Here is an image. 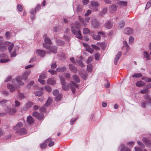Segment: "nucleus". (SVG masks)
I'll return each instance as SVG.
<instances>
[{
	"label": "nucleus",
	"mask_w": 151,
	"mask_h": 151,
	"mask_svg": "<svg viewBox=\"0 0 151 151\" xmlns=\"http://www.w3.org/2000/svg\"><path fill=\"white\" fill-rule=\"evenodd\" d=\"M60 79L62 86V89L64 90H67L70 87L72 93L74 94L75 92V88L78 87V85L75 82L71 81L68 85L66 86L65 78L61 76H59Z\"/></svg>",
	"instance_id": "f257e3e1"
},
{
	"label": "nucleus",
	"mask_w": 151,
	"mask_h": 151,
	"mask_svg": "<svg viewBox=\"0 0 151 151\" xmlns=\"http://www.w3.org/2000/svg\"><path fill=\"white\" fill-rule=\"evenodd\" d=\"M44 41L45 43L43 44V47L47 49H48L51 52L55 53L57 52V47L56 46H50L48 45H47L46 43L49 44H51L52 42L50 39L47 37L45 38L44 39Z\"/></svg>",
	"instance_id": "f03ea898"
},
{
	"label": "nucleus",
	"mask_w": 151,
	"mask_h": 151,
	"mask_svg": "<svg viewBox=\"0 0 151 151\" xmlns=\"http://www.w3.org/2000/svg\"><path fill=\"white\" fill-rule=\"evenodd\" d=\"M81 27V24L78 22H76L75 23V27L77 29L76 30L73 26L71 27V31L73 34L76 35L77 38L81 39L82 38L81 35V33L80 30L79 29Z\"/></svg>",
	"instance_id": "7ed1b4c3"
},
{
	"label": "nucleus",
	"mask_w": 151,
	"mask_h": 151,
	"mask_svg": "<svg viewBox=\"0 0 151 151\" xmlns=\"http://www.w3.org/2000/svg\"><path fill=\"white\" fill-rule=\"evenodd\" d=\"M8 46L9 52L11 53V50L14 47V44L9 42H4L0 45V50L3 52L6 49V47Z\"/></svg>",
	"instance_id": "20e7f679"
},
{
	"label": "nucleus",
	"mask_w": 151,
	"mask_h": 151,
	"mask_svg": "<svg viewBox=\"0 0 151 151\" xmlns=\"http://www.w3.org/2000/svg\"><path fill=\"white\" fill-rule=\"evenodd\" d=\"M32 116L36 117L39 120H41L43 119L44 117V115L42 113H38L36 111L33 112L32 114Z\"/></svg>",
	"instance_id": "39448f33"
},
{
	"label": "nucleus",
	"mask_w": 151,
	"mask_h": 151,
	"mask_svg": "<svg viewBox=\"0 0 151 151\" xmlns=\"http://www.w3.org/2000/svg\"><path fill=\"white\" fill-rule=\"evenodd\" d=\"M91 6L94 8L93 9L95 12H97L98 11V9L97 8L99 6V4L96 2L95 1H92L90 2Z\"/></svg>",
	"instance_id": "423d86ee"
},
{
	"label": "nucleus",
	"mask_w": 151,
	"mask_h": 151,
	"mask_svg": "<svg viewBox=\"0 0 151 151\" xmlns=\"http://www.w3.org/2000/svg\"><path fill=\"white\" fill-rule=\"evenodd\" d=\"M91 24L93 27L95 29H98L99 26V23L95 19H92Z\"/></svg>",
	"instance_id": "0eeeda50"
},
{
	"label": "nucleus",
	"mask_w": 151,
	"mask_h": 151,
	"mask_svg": "<svg viewBox=\"0 0 151 151\" xmlns=\"http://www.w3.org/2000/svg\"><path fill=\"white\" fill-rule=\"evenodd\" d=\"M22 126V124L21 122H18L17 124L14 126L13 127L14 130L16 131V133H17V131H19Z\"/></svg>",
	"instance_id": "6e6552de"
},
{
	"label": "nucleus",
	"mask_w": 151,
	"mask_h": 151,
	"mask_svg": "<svg viewBox=\"0 0 151 151\" xmlns=\"http://www.w3.org/2000/svg\"><path fill=\"white\" fill-rule=\"evenodd\" d=\"M45 54V52L42 50H37L35 52V54L37 55L42 57L44 56Z\"/></svg>",
	"instance_id": "1a4fd4ad"
},
{
	"label": "nucleus",
	"mask_w": 151,
	"mask_h": 151,
	"mask_svg": "<svg viewBox=\"0 0 151 151\" xmlns=\"http://www.w3.org/2000/svg\"><path fill=\"white\" fill-rule=\"evenodd\" d=\"M124 33L127 35H130L133 32L132 29L129 27L125 28L123 30Z\"/></svg>",
	"instance_id": "9d476101"
},
{
	"label": "nucleus",
	"mask_w": 151,
	"mask_h": 151,
	"mask_svg": "<svg viewBox=\"0 0 151 151\" xmlns=\"http://www.w3.org/2000/svg\"><path fill=\"white\" fill-rule=\"evenodd\" d=\"M141 106L143 108H146L147 106H149L151 107L150 105L149 102L148 101H146L144 100L142 101L140 103Z\"/></svg>",
	"instance_id": "9b49d317"
},
{
	"label": "nucleus",
	"mask_w": 151,
	"mask_h": 151,
	"mask_svg": "<svg viewBox=\"0 0 151 151\" xmlns=\"http://www.w3.org/2000/svg\"><path fill=\"white\" fill-rule=\"evenodd\" d=\"M122 54V52L120 51H119L117 53L114 59V64L115 65H117V62L119 60V58L121 56Z\"/></svg>",
	"instance_id": "f8f14e48"
},
{
	"label": "nucleus",
	"mask_w": 151,
	"mask_h": 151,
	"mask_svg": "<svg viewBox=\"0 0 151 151\" xmlns=\"http://www.w3.org/2000/svg\"><path fill=\"white\" fill-rule=\"evenodd\" d=\"M69 67L70 69L72 72L76 73L77 71V69L75 66L71 64H69Z\"/></svg>",
	"instance_id": "ddd939ff"
},
{
	"label": "nucleus",
	"mask_w": 151,
	"mask_h": 151,
	"mask_svg": "<svg viewBox=\"0 0 151 151\" xmlns=\"http://www.w3.org/2000/svg\"><path fill=\"white\" fill-rule=\"evenodd\" d=\"M30 72L28 71H26L24 73H23L22 76V79L23 80H25L27 79L28 76L30 74Z\"/></svg>",
	"instance_id": "4468645a"
},
{
	"label": "nucleus",
	"mask_w": 151,
	"mask_h": 151,
	"mask_svg": "<svg viewBox=\"0 0 151 151\" xmlns=\"http://www.w3.org/2000/svg\"><path fill=\"white\" fill-rule=\"evenodd\" d=\"M38 89L39 90V91H37L35 93V94L36 96H39L42 94L44 88L42 87H39Z\"/></svg>",
	"instance_id": "2eb2a0df"
},
{
	"label": "nucleus",
	"mask_w": 151,
	"mask_h": 151,
	"mask_svg": "<svg viewBox=\"0 0 151 151\" xmlns=\"http://www.w3.org/2000/svg\"><path fill=\"white\" fill-rule=\"evenodd\" d=\"M8 89L9 90L10 92H12L15 90V88L13 85L10 84H8L7 85Z\"/></svg>",
	"instance_id": "dca6fc26"
},
{
	"label": "nucleus",
	"mask_w": 151,
	"mask_h": 151,
	"mask_svg": "<svg viewBox=\"0 0 151 151\" xmlns=\"http://www.w3.org/2000/svg\"><path fill=\"white\" fill-rule=\"evenodd\" d=\"M34 121V120L31 116H29L27 117V122L29 124H31L33 123Z\"/></svg>",
	"instance_id": "f3484780"
},
{
	"label": "nucleus",
	"mask_w": 151,
	"mask_h": 151,
	"mask_svg": "<svg viewBox=\"0 0 151 151\" xmlns=\"http://www.w3.org/2000/svg\"><path fill=\"white\" fill-rule=\"evenodd\" d=\"M113 26V23L111 22L108 21L106 22L105 24V26L107 29H111Z\"/></svg>",
	"instance_id": "a211bd4d"
},
{
	"label": "nucleus",
	"mask_w": 151,
	"mask_h": 151,
	"mask_svg": "<svg viewBox=\"0 0 151 151\" xmlns=\"http://www.w3.org/2000/svg\"><path fill=\"white\" fill-rule=\"evenodd\" d=\"M47 83L52 85H54L55 83V81L53 78L49 79L47 81Z\"/></svg>",
	"instance_id": "6ab92c4d"
},
{
	"label": "nucleus",
	"mask_w": 151,
	"mask_h": 151,
	"mask_svg": "<svg viewBox=\"0 0 151 151\" xmlns=\"http://www.w3.org/2000/svg\"><path fill=\"white\" fill-rule=\"evenodd\" d=\"M119 148H121L120 151H130L129 149L127 147H125L124 145H121Z\"/></svg>",
	"instance_id": "aec40b11"
},
{
	"label": "nucleus",
	"mask_w": 151,
	"mask_h": 151,
	"mask_svg": "<svg viewBox=\"0 0 151 151\" xmlns=\"http://www.w3.org/2000/svg\"><path fill=\"white\" fill-rule=\"evenodd\" d=\"M11 103V101L9 100H4L2 101H0V103L1 105L3 106H5L8 104H9Z\"/></svg>",
	"instance_id": "412c9836"
},
{
	"label": "nucleus",
	"mask_w": 151,
	"mask_h": 151,
	"mask_svg": "<svg viewBox=\"0 0 151 151\" xmlns=\"http://www.w3.org/2000/svg\"><path fill=\"white\" fill-rule=\"evenodd\" d=\"M52 139L51 138H49L45 141V142H46V143H49L48 146L49 147L52 146L54 144V142L52 141Z\"/></svg>",
	"instance_id": "4be33fe9"
},
{
	"label": "nucleus",
	"mask_w": 151,
	"mask_h": 151,
	"mask_svg": "<svg viewBox=\"0 0 151 151\" xmlns=\"http://www.w3.org/2000/svg\"><path fill=\"white\" fill-rule=\"evenodd\" d=\"M27 133V131L25 129L22 128L19 131H17V134H25Z\"/></svg>",
	"instance_id": "5701e85b"
},
{
	"label": "nucleus",
	"mask_w": 151,
	"mask_h": 151,
	"mask_svg": "<svg viewBox=\"0 0 151 151\" xmlns=\"http://www.w3.org/2000/svg\"><path fill=\"white\" fill-rule=\"evenodd\" d=\"M145 83L142 81H137L136 83V85L138 87L142 86H145Z\"/></svg>",
	"instance_id": "b1692460"
},
{
	"label": "nucleus",
	"mask_w": 151,
	"mask_h": 151,
	"mask_svg": "<svg viewBox=\"0 0 151 151\" xmlns=\"http://www.w3.org/2000/svg\"><path fill=\"white\" fill-rule=\"evenodd\" d=\"M16 81L19 85L21 86L24 84V83L21 81V78L20 76L17 77L16 79Z\"/></svg>",
	"instance_id": "393cba45"
},
{
	"label": "nucleus",
	"mask_w": 151,
	"mask_h": 151,
	"mask_svg": "<svg viewBox=\"0 0 151 151\" xmlns=\"http://www.w3.org/2000/svg\"><path fill=\"white\" fill-rule=\"evenodd\" d=\"M142 141L147 146L150 145L151 143L150 140H148L147 138L144 137L142 138Z\"/></svg>",
	"instance_id": "a878e982"
},
{
	"label": "nucleus",
	"mask_w": 151,
	"mask_h": 151,
	"mask_svg": "<svg viewBox=\"0 0 151 151\" xmlns=\"http://www.w3.org/2000/svg\"><path fill=\"white\" fill-rule=\"evenodd\" d=\"M73 80L75 82L78 83L80 82V79L78 76L76 75H74L73 76Z\"/></svg>",
	"instance_id": "bb28decb"
},
{
	"label": "nucleus",
	"mask_w": 151,
	"mask_h": 151,
	"mask_svg": "<svg viewBox=\"0 0 151 151\" xmlns=\"http://www.w3.org/2000/svg\"><path fill=\"white\" fill-rule=\"evenodd\" d=\"M33 104L32 102L31 101H29L26 104L25 108L26 109H29L33 105Z\"/></svg>",
	"instance_id": "cd10ccee"
},
{
	"label": "nucleus",
	"mask_w": 151,
	"mask_h": 151,
	"mask_svg": "<svg viewBox=\"0 0 151 151\" xmlns=\"http://www.w3.org/2000/svg\"><path fill=\"white\" fill-rule=\"evenodd\" d=\"M19 100H21L25 98L24 94L22 93H19L17 96Z\"/></svg>",
	"instance_id": "c85d7f7f"
},
{
	"label": "nucleus",
	"mask_w": 151,
	"mask_h": 151,
	"mask_svg": "<svg viewBox=\"0 0 151 151\" xmlns=\"http://www.w3.org/2000/svg\"><path fill=\"white\" fill-rule=\"evenodd\" d=\"M144 99L147 100V101L149 102L150 105L151 106V99L147 95H145L144 97Z\"/></svg>",
	"instance_id": "c756f323"
},
{
	"label": "nucleus",
	"mask_w": 151,
	"mask_h": 151,
	"mask_svg": "<svg viewBox=\"0 0 151 151\" xmlns=\"http://www.w3.org/2000/svg\"><path fill=\"white\" fill-rule=\"evenodd\" d=\"M125 25V22L124 20H121L119 23V27L120 29H122Z\"/></svg>",
	"instance_id": "7c9ffc66"
},
{
	"label": "nucleus",
	"mask_w": 151,
	"mask_h": 151,
	"mask_svg": "<svg viewBox=\"0 0 151 151\" xmlns=\"http://www.w3.org/2000/svg\"><path fill=\"white\" fill-rule=\"evenodd\" d=\"M52 102V99L50 98H49L48 100L46 102L45 106L46 107H47L49 106L51 104Z\"/></svg>",
	"instance_id": "2f4dec72"
},
{
	"label": "nucleus",
	"mask_w": 151,
	"mask_h": 151,
	"mask_svg": "<svg viewBox=\"0 0 151 151\" xmlns=\"http://www.w3.org/2000/svg\"><path fill=\"white\" fill-rule=\"evenodd\" d=\"M79 20L81 22L83 26L86 27L87 25V24L86 22L84 21L83 19L81 17H79Z\"/></svg>",
	"instance_id": "473e14b6"
},
{
	"label": "nucleus",
	"mask_w": 151,
	"mask_h": 151,
	"mask_svg": "<svg viewBox=\"0 0 151 151\" xmlns=\"http://www.w3.org/2000/svg\"><path fill=\"white\" fill-rule=\"evenodd\" d=\"M66 69V68L65 67H63L61 68H57L56 70L58 72H63Z\"/></svg>",
	"instance_id": "72a5a7b5"
},
{
	"label": "nucleus",
	"mask_w": 151,
	"mask_h": 151,
	"mask_svg": "<svg viewBox=\"0 0 151 151\" xmlns=\"http://www.w3.org/2000/svg\"><path fill=\"white\" fill-rule=\"evenodd\" d=\"M118 5L121 6H126L127 2L126 1H121L118 3Z\"/></svg>",
	"instance_id": "f704fd0d"
},
{
	"label": "nucleus",
	"mask_w": 151,
	"mask_h": 151,
	"mask_svg": "<svg viewBox=\"0 0 151 151\" xmlns=\"http://www.w3.org/2000/svg\"><path fill=\"white\" fill-rule=\"evenodd\" d=\"M142 74L141 73H135L132 76V77L134 78H138L142 77Z\"/></svg>",
	"instance_id": "c9c22d12"
},
{
	"label": "nucleus",
	"mask_w": 151,
	"mask_h": 151,
	"mask_svg": "<svg viewBox=\"0 0 151 151\" xmlns=\"http://www.w3.org/2000/svg\"><path fill=\"white\" fill-rule=\"evenodd\" d=\"M92 37L94 40H99L101 39L100 36L99 35H93Z\"/></svg>",
	"instance_id": "e433bc0d"
},
{
	"label": "nucleus",
	"mask_w": 151,
	"mask_h": 151,
	"mask_svg": "<svg viewBox=\"0 0 151 151\" xmlns=\"http://www.w3.org/2000/svg\"><path fill=\"white\" fill-rule=\"evenodd\" d=\"M117 6L115 5H112L110 6V9L113 12H116L117 10Z\"/></svg>",
	"instance_id": "4c0bfd02"
},
{
	"label": "nucleus",
	"mask_w": 151,
	"mask_h": 151,
	"mask_svg": "<svg viewBox=\"0 0 151 151\" xmlns=\"http://www.w3.org/2000/svg\"><path fill=\"white\" fill-rule=\"evenodd\" d=\"M144 57L146 58L147 60H148L150 59V55L147 52H144Z\"/></svg>",
	"instance_id": "58836bf2"
},
{
	"label": "nucleus",
	"mask_w": 151,
	"mask_h": 151,
	"mask_svg": "<svg viewBox=\"0 0 151 151\" xmlns=\"http://www.w3.org/2000/svg\"><path fill=\"white\" fill-rule=\"evenodd\" d=\"M90 32V30L87 28H84L83 29V34H87Z\"/></svg>",
	"instance_id": "ea45409f"
},
{
	"label": "nucleus",
	"mask_w": 151,
	"mask_h": 151,
	"mask_svg": "<svg viewBox=\"0 0 151 151\" xmlns=\"http://www.w3.org/2000/svg\"><path fill=\"white\" fill-rule=\"evenodd\" d=\"M107 11V9L106 8H104L102 11L100 13V14L101 16H103L106 13Z\"/></svg>",
	"instance_id": "a19ab883"
},
{
	"label": "nucleus",
	"mask_w": 151,
	"mask_h": 151,
	"mask_svg": "<svg viewBox=\"0 0 151 151\" xmlns=\"http://www.w3.org/2000/svg\"><path fill=\"white\" fill-rule=\"evenodd\" d=\"M45 89L48 92H50L52 91L51 87L49 86H46L45 87Z\"/></svg>",
	"instance_id": "79ce46f5"
},
{
	"label": "nucleus",
	"mask_w": 151,
	"mask_h": 151,
	"mask_svg": "<svg viewBox=\"0 0 151 151\" xmlns=\"http://www.w3.org/2000/svg\"><path fill=\"white\" fill-rule=\"evenodd\" d=\"M76 62L80 66L82 67H84L85 66V65L83 63L82 61L80 60H77L76 61Z\"/></svg>",
	"instance_id": "37998d69"
},
{
	"label": "nucleus",
	"mask_w": 151,
	"mask_h": 151,
	"mask_svg": "<svg viewBox=\"0 0 151 151\" xmlns=\"http://www.w3.org/2000/svg\"><path fill=\"white\" fill-rule=\"evenodd\" d=\"M142 80H144L146 82H151V78L146 77L142 78Z\"/></svg>",
	"instance_id": "c03bdc74"
},
{
	"label": "nucleus",
	"mask_w": 151,
	"mask_h": 151,
	"mask_svg": "<svg viewBox=\"0 0 151 151\" xmlns=\"http://www.w3.org/2000/svg\"><path fill=\"white\" fill-rule=\"evenodd\" d=\"M87 70L89 71H91L92 69V65L91 64H88L87 66Z\"/></svg>",
	"instance_id": "a18cd8bd"
},
{
	"label": "nucleus",
	"mask_w": 151,
	"mask_h": 151,
	"mask_svg": "<svg viewBox=\"0 0 151 151\" xmlns=\"http://www.w3.org/2000/svg\"><path fill=\"white\" fill-rule=\"evenodd\" d=\"M123 44L125 47L126 50L128 51L129 49V47L128 45L127 42L125 41H124L123 42Z\"/></svg>",
	"instance_id": "49530a36"
},
{
	"label": "nucleus",
	"mask_w": 151,
	"mask_h": 151,
	"mask_svg": "<svg viewBox=\"0 0 151 151\" xmlns=\"http://www.w3.org/2000/svg\"><path fill=\"white\" fill-rule=\"evenodd\" d=\"M86 50L91 53H92L93 52V48H91L89 47H88L86 48Z\"/></svg>",
	"instance_id": "de8ad7c7"
},
{
	"label": "nucleus",
	"mask_w": 151,
	"mask_h": 151,
	"mask_svg": "<svg viewBox=\"0 0 151 151\" xmlns=\"http://www.w3.org/2000/svg\"><path fill=\"white\" fill-rule=\"evenodd\" d=\"M11 110V107L8 106L5 109V111L6 112L9 113Z\"/></svg>",
	"instance_id": "09e8293b"
},
{
	"label": "nucleus",
	"mask_w": 151,
	"mask_h": 151,
	"mask_svg": "<svg viewBox=\"0 0 151 151\" xmlns=\"http://www.w3.org/2000/svg\"><path fill=\"white\" fill-rule=\"evenodd\" d=\"M45 142L40 145V148L42 149H44L47 146V144Z\"/></svg>",
	"instance_id": "8fccbe9b"
},
{
	"label": "nucleus",
	"mask_w": 151,
	"mask_h": 151,
	"mask_svg": "<svg viewBox=\"0 0 151 151\" xmlns=\"http://www.w3.org/2000/svg\"><path fill=\"white\" fill-rule=\"evenodd\" d=\"M34 84V81H30L27 85V87L28 88H30L31 86L33 85Z\"/></svg>",
	"instance_id": "3c124183"
},
{
	"label": "nucleus",
	"mask_w": 151,
	"mask_h": 151,
	"mask_svg": "<svg viewBox=\"0 0 151 151\" xmlns=\"http://www.w3.org/2000/svg\"><path fill=\"white\" fill-rule=\"evenodd\" d=\"M82 9V6L81 5H78L77 7V12H81Z\"/></svg>",
	"instance_id": "603ef678"
},
{
	"label": "nucleus",
	"mask_w": 151,
	"mask_h": 151,
	"mask_svg": "<svg viewBox=\"0 0 151 151\" xmlns=\"http://www.w3.org/2000/svg\"><path fill=\"white\" fill-rule=\"evenodd\" d=\"M100 46L101 49L104 50L106 47V45L105 43H102L100 44Z\"/></svg>",
	"instance_id": "864d4df0"
},
{
	"label": "nucleus",
	"mask_w": 151,
	"mask_h": 151,
	"mask_svg": "<svg viewBox=\"0 0 151 151\" xmlns=\"http://www.w3.org/2000/svg\"><path fill=\"white\" fill-rule=\"evenodd\" d=\"M9 61V59H1L0 60V62L1 63H4Z\"/></svg>",
	"instance_id": "5fc2aeb1"
},
{
	"label": "nucleus",
	"mask_w": 151,
	"mask_h": 151,
	"mask_svg": "<svg viewBox=\"0 0 151 151\" xmlns=\"http://www.w3.org/2000/svg\"><path fill=\"white\" fill-rule=\"evenodd\" d=\"M57 44L58 45H62L64 44V42L61 40H58L57 41Z\"/></svg>",
	"instance_id": "6e6d98bb"
},
{
	"label": "nucleus",
	"mask_w": 151,
	"mask_h": 151,
	"mask_svg": "<svg viewBox=\"0 0 151 151\" xmlns=\"http://www.w3.org/2000/svg\"><path fill=\"white\" fill-rule=\"evenodd\" d=\"M59 93V91L58 90L55 89L52 91V94L54 96H56Z\"/></svg>",
	"instance_id": "4d7b16f0"
},
{
	"label": "nucleus",
	"mask_w": 151,
	"mask_h": 151,
	"mask_svg": "<svg viewBox=\"0 0 151 151\" xmlns=\"http://www.w3.org/2000/svg\"><path fill=\"white\" fill-rule=\"evenodd\" d=\"M17 111V110L15 108L11 109V110L9 114H14Z\"/></svg>",
	"instance_id": "13d9d810"
},
{
	"label": "nucleus",
	"mask_w": 151,
	"mask_h": 151,
	"mask_svg": "<svg viewBox=\"0 0 151 151\" xmlns=\"http://www.w3.org/2000/svg\"><path fill=\"white\" fill-rule=\"evenodd\" d=\"M17 9L19 12H21L22 11V7L20 4H19L17 5Z\"/></svg>",
	"instance_id": "bf43d9fd"
},
{
	"label": "nucleus",
	"mask_w": 151,
	"mask_h": 151,
	"mask_svg": "<svg viewBox=\"0 0 151 151\" xmlns=\"http://www.w3.org/2000/svg\"><path fill=\"white\" fill-rule=\"evenodd\" d=\"M137 143L138 145L142 148H144L145 147V146L142 142L138 141Z\"/></svg>",
	"instance_id": "052dcab7"
},
{
	"label": "nucleus",
	"mask_w": 151,
	"mask_h": 151,
	"mask_svg": "<svg viewBox=\"0 0 151 151\" xmlns=\"http://www.w3.org/2000/svg\"><path fill=\"white\" fill-rule=\"evenodd\" d=\"M151 5V1L150 0L146 4L145 9H147L149 8Z\"/></svg>",
	"instance_id": "680f3d73"
},
{
	"label": "nucleus",
	"mask_w": 151,
	"mask_h": 151,
	"mask_svg": "<svg viewBox=\"0 0 151 151\" xmlns=\"http://www.w3.org/2000/svg\"><path fill=\"white\" fill-rule=\"evenodd\" d=\"M93 58L91 57H89L86 61L87 63H91L93 60Z\"/></svg>",
	"instance_id": "e2e57ef3"
},
{
	"label": "nucleus",
	"mask_w": 151,
	"mask_h": 151,
	"mask_svg": "<svg viewBox=\"0 0 151 151\" xmlns=\"http://www.w3.org/2000/svg\"><path fill=\"white\" fill-rule=\"evenodd\" d=\"M36 10H35V9H32L30 10V13L34 15L36 13Z\"/></svg>",
	"instance_id": "0e129e2a"
},
{
	"label": "nucleus",
	"mask_w": 151,
	"mask_h": 151,
	"mask_svg": "<svg viewBox=\"0 0 151 151\" xmlns=\"http://www.w3.org/2000/svg\"><path fill=\"white\" fill-rule=\"evenodd\" d=\"M61 97V95L60 94L55 97V100L56 101H59L60 100Z\"/></svg>",
	"instance_id": "69168bd1"
},
{
	"label": "nucleus",
	"mask_w": 151,
	"mask_h": 151,
	"mask_svg": "<svg viewBox=\"0 0 151 151\" xmlns=\"http://www.w3.org/2000/svg\"><path fill=\"white\" fill-rule=\"evenodd\" d=\"M15 107H18L20 105V103L17 100H16L15 101Z\"/></svg>",
	"instance_id": "338daca9"
},
{
	"label": "nucleus",
	"mask_w": 151,
	"mask_h": 151,
	"mask_svg": "<svg viewBox=\"0 0 151 151\" xmlns=\"http://www.w3.org/2000/svg\"><path fill=\"white\" fill-rule=\"evenodd\" d=\"M134 40V38L133 37L131 36L129 37V43H132L133 42Z\"/></svg>",
	"instance_id": "774afa93"
}]
</instances>
